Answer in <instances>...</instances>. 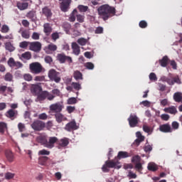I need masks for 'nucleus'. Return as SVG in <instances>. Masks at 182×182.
I'll use <instances>...</instances> for the list:
<instances>
[{
	"instance_id": "603ef678",
	"label": "nucleus",
	"mask_w": 182,
	"mask_h": 182,
	"mask_svg": "<svg viewBox=\"0 0 182 182\" xmlns=\"http://www.w3.org/2000/svg\"><path fill=\"white\" fill-rule=\"evenodd\" d=\"M77 21L80 22V23H83L85 22V16L81 14H77Z\"/></svg>"
},
{
	"instance_id": "0eeeda50",
	"label": "nucleus",
	"mask_w": 182,
	"mask_h": 182,
	"mask_svg": "<svg viewBox=\"0 0 182 182\" xmlns=\"http://www.w3.org/2000/svg\"><path fill=\"white\" fill-rule=\"evenodd\" d=\"M57 60L60 62V63H65V62H68V63L70 64L73 63V60L71 57L67 56L65 53H58L57 55Z\"/></svg>"
},
{
	"instance_id": "c85d7f7f",
	"label": "nucleus",
	"mask_w": 182,
	"mask_h": 182,
	"mask_svg": "<svg viewBox=\"0 0 182 182\" xmlns=\"http://www.w3.org/2000/svg\"><path fill=\"white\" fill-rule=\"evenodd\" d=\"M5 154L8 161L12 163L14 161V153L11 151H6Z\"/></svg>"
},
{
	"instance_id": "b1692460",
	"label": "nucleus",
	"mask_w": 182,
	"mask_h": 182,
	"mask_svg": "<svg viewBox=\"0 0 182 182\" xmlns=\"http://www.w3.org/2000/svg\"><path fill=\"white\" fill-rule=\"evenodd\" d=\"M164 110L166 113H170V114H176L177 113V108L174 106L164 108Z\"/></svg>"
},
{
	"instance_id": "cd10ccee",
	"label": "nucleus",
	"mask_w": 182,
	"mask_h": 182,
	"mask_svg": "<svg viewBox=\"0 0 182 182\" xmlns=\"http://www.w3.org/2000/svg\"><path fill=\"white\" fill-rule=\"evenodd\" d=\"M161 80L162 82H166V83H168V85H169L170 86H173L174 85V82H173V80L166 76H162L161 77Z\"/></svg>"
},
{
	"instance_id": "4468645a",
	"label": "nucleus",
	"mask_w": 182,
	"mask_h": 182,
	"mask_svg": "<svg viewBox=\"0 0 182 182\" xmlns=\"http://www.w3.org/2000/svg\"><path fill=\"white\" fill-rule=\"evenodd\" d=\"M6 116L11 120H15L18 117V110L10 109L6 112Z\"/></svg>"
},
{
	"instance_id": "a19ab883",
	"label": "nucleus",
	"mask_w": 182,
	"mask_h": 182,
	"mask_svg": "<svg viewBox=\"0 0 182 182\" xmlns=\"http://www.w3.org/2000/svg\"><path fill=\"white\" fill-rule=\"evenodd\" d=\"M47 49H48V50H50L51 52H55L58 50V46L53 43H50L47 46Z\"/></svg>"
},
{
	"instance_id": "58836bf2",
	"label": "nucleus",
	"mask_w": 182,
	"mask_h": 182,
	"mask_svg": "<svg viewBox=\"0 0 182 182\" xmlns=\"http://www.w3.org/2000/svg\"><path fill=\"white\" fill-rule=\"evenodd\" d=\"M77 9L80 12H87L89 11V6L84 5H79Z\"/></svg>"
},
{
	"instance_id": "72a5a7b5",
	"label": "nucleus",
	"mask_w": 182,
	"mask_h": 182,
	"mask_svg": "<svg viewBox=\"0 0 182 182\" xmlns=\"http://www.w3.org/2000/svg\"><path fill=\"white\" fill-rule=\"evenodd\" d=\"M77 14V10L74 9L72 14L70 15L69 21L70 22H75L76 21V14Z\"/></svg>"
},
{
	"instance_id": "a18cd8bd",
	"label": "nucleus",
	"mask_w": 182,
	"mask_h": 182,
	"mask_svg": "<svg viewBox=\"0 0 182 182\" xmlns=\"http://www.w3.org/2000/svg\"><path fill=\"white\" fill-rule=\"evenodd\" d=\"M8 32H9V26H8L6 24L3 25L1 29V33H8Z\"/></svg>"
},
{
	"instance_id": "69168bd1",
	"label": "nucleus",
	"mask_w": 182,
	"mask_h": 182,
	"mask_svg": "<svg viewBox=\"0 0 182 182\" xmlns=\"http://www.w3.org/2000/svg\"><path fill=\"white\" fill-rule=\"evenodd\" d=\"M51 93L53 95V96H55V97L56 96H60V90H59V89H54L51 91Z\"/></svg>"
},
{
	"instance_id": "c03bdc74",
	"label": "nucleus",
	"mask_w": 182,
	"mask_h": 182,
	"mask_svg": "<svg viewBox=\"0 0 182 182\" xmlns=\"http://www.w3.org/2000/svg\"><path fill=\"white\" fill-rule=\"evenodd\" d=\"M72 86L73 89H75V90H80V89H82V85H80V83L78 82H73Z\"/></svg>"
},
{
	"instance_id": "2eb2a0df",
	"label": "nucleus",
	"mask_w": 182,
	"mask_h": 182,
	"mask_svg": "<svg viewBox=\"0 0 182 182\" xmlns=\"http://www.w3.org/2000/svg\"><path fill=\"white\" fill-rule=\"evenodd\" d=\"M159 130L162 133H171L173 130L171 129V126L169 124H164L159 126Z\"/></svg>"
},
{
	"instance_id": "bb28decb",
	"label": "nucleus",
	"mask_w": 182,
	"mask_h": 182,
	"mask_svg": "<svg viewBox=\"0 0 182 182\" xmlns=\"http://www.w3.org/2000/svg\"><path fill=\"white\" fill-rule=\"evenodd\" d=\"M28 6H29V4L28 3H22V2L17 3V8L20 11H25V9H28Z\"/></svg>"
},
{
	"instance_id": "393cba45",
	"label": "nucleus",
	"mask_w": 182,
	"mask_h": 182,
	"mask_svg": "<svg viewBox=\"0 0 182 182\" xmlns=\"http://www.w3.org/2000/svg\"><path fill=\"white\" fill-rule=\"evenodd\" d=\"M73 77L75 80H83V74L79 70H75L73 73Z\"/></svg>"
},
{
	"instance_id": "9b49d317",
	"label": "nucleus",
	"mask_w": 182,
	"mask_h": 182,
	"mask_svg": "<svg viewBox=\"0 0 182 182\" xmlns=\"http://www.w3.org/2000/svg\"><path fill=\"white\" fill-rule=\"evenodd\" d=\"M128 122L130 127H136L139 124V117L136 114H131L128 118Z\"/></svg>"
},
{
	"instance_id": "3c124183",
	"label": "nucleus",
	"mask_w": 182,
	"mask_h": 182,
	"mask_svg": "<svg viewBox=\"0 0 182 182\" xmlns=\"http://www.w3.org/2000/svg\"><path fill=\"white\" fill-rule=\"evenodd\" d=\"M44 60L46 63H48V65H50L53 62V58H52V57L50 55H46L44 58Z\"/></svg>"
},
{
	"instance_id": "0e129e2a",
	"label": "nucleus",
	"mask_w": 182,
	"mask_h": 182,
	"mask_svg": "<svg viewBox=\"0 0 182 182\" xmlns=\"http://www.w3.org/2000/svg\"><path fill=\"white\" fill-rule=\"evenodd\" d=\"M139 25V27L141 28L142 29L147 28V22H146V21L144 20L141 21Z\"/></svg>"
},
{
	"instance_id": "a211bd4d",
	"label": "nucleus",
	"mask_w": 182,
	"mask_h": 182,
	"mask_svg": "<svg viewBox=\"0 0 182 182\" xmlns=\"http://www.w3.org/2000/svg\"><path fill=\"white\" fill-rule=\"evenodd\" d=\"M42 14L46 16L47 19L52 17V10H50L48 6H45L42 9Z\"/></svg>"
},
{
	"instance_id": "f03ea898",
	"label": "nucleus",
	"mask_w": 182,
	"mask_h": 182,
	"mask_svg": "<svg viewBox=\"0 0 182 182\" xmlns=\"http://www.w3.org/2000/svg\"><path fill=\"white\" fill-rule=\"evenodd\" d=\"M120 162L115 159L108 160L105 161V164L102 166V170L103 173H109L110 170L109 168H121L122 166L119 165Z\"/></svg>"
},
{
	"instance_id": "de8ad7c7",
	"label": "nucleus",
	"mask_w": 182,
	"mask_h": 182,
	"mask_svg": "<svg viewBox=\"0 0 182 182\" xmlns=\"http://www.w3.org/2000/svg\"><path fill=\"white\" fill-rule=\"evenodd\" d=\"M15 177V173H12L11 172H7L5 173L6 180H12Z\"/></svg>"
},
{
	"instance_id": "4d7b16f0",
	"label": "nucleus",
	"mask_w": 182,
	"mask_h": 182,
	"mask_svg": "<svg viewBox=\"0 0 182 182\" xmlns=\"http://www.w3.org/2000/svg\"><path fill=\"white\" fill-rule=\"evenodd\" d=\"M36 82H45V76L44 75H38L34 78Z\"/></svg>"
},
{
	"instance_id": "aec40b11",
	"label": "nucleus",
	"mask_w": 182,
	"mask_h": 182,
	"mask_svg": "<svg viewBox=\"0 0 182 182\" xmlns=\"http://www.w3.org/2000/svg\"><path fill=\"white\" fill-rule=\"evenodd\" d=\"M168 62H170V59H168L167 55L164 56L162 59L159 60V63L162 68H166Z\"/></svg>"
},
{
	"instance_id": "ea45409f",
	"label": "nucleus",
	"mask_w": 182,
	"mask_h": 182,
	"mask_svg": "<svg viewBox=\"0 0 182 182\" xmlns=\"http://www.w3.org/2000/svg\"><path fill=\"white\" fill-rule=\"evenodd\" d=\"M14 79V75L11 73H7L4 76V80L6 82H12V80Z\"/></svg>"
},
{
	"instance_id": "6e6d98bb",
	"label": "nucleus",
	"mask_w": 182,
	"mask_h": 182,
	"mask_svg": "<svg viewBox=\"0 0 182 182\" xmlns=\"http://www.w3.org/2000/svg\"><path fill=\"white\" fill-rule=\"evenodd\" d=\"M149 80L152 82H157V75H156V73H151L149 74Z\"/></svg>"
},
{
	"instance_id": "ddd939ff",
	"label": "nucleus",
	"mask_w": 182,
	"mask_h": 182,
	"mask_svg": "<svg viewBox=\"0 0 182 182\" xmlns=\"http://www.w3.org/2000/svg\"><path fill=\"white\" fill-rule=\"evenodd\" d=\"M59 141V139L56 136H50L48 138V141H47V145L46 147L48 149H53L55 147V143H57Z\"/></svg>"
},
{
	"instance_id": "13d9d810",
	"label": "nucleus",
	"mask_w": 182,
	"mask_h": 182,
	"mask_svg": "<svg viewBox=\"0 0 182 182\" xmlns=\"http://www.w3.org/2000/svg\"><path fill=\"white\" fill-rule=\"evenodd\" d=\"M31 38L32 39H33V41H39V38H41V34H39V33L34 32L33 33Z\"/></svg>"
},
{
	"instance_id": "49530a36",
	"label": "nucleus",
	"mask_w": 182,
	"mask_h": 182,
	"mask_svg": "<svg viewBox=\"0 0 182 182\" xmlns=\"http://www.w3.org/2000/svg\"><path fill=\"white\" fill-rule=\"evenodd\" d=\"M21 58L23 59H26L27 60H29L32 58V55L29 52H26L21 55Z\"/></svg>"
},
{
	"instance_id": "f257e3e1",
	"label": "nucleus",
	"mask_w": 182,
	"mask_h": 182,
	"mask_svg": "<svg viewBox=\"0 0 182 182\" xmlns=\"http://www.w3.org/2000/svg\"><path fill=\"white\" fill-rule=\"evenodd\" d=\"M97 11L100 18L103 19V21H107V19L112 18V16L116 15V9L113 6H110L109 4L100 6Z\"/></svg>"
},
{
	"instance_id": "864d4df0",
	"label": "nucleus",
	"mask_w": 182,
	"mask_h": 182,
	"mask_svg": "<svg viewBox=\"0 0 182 182\" xmlns=\"http://www.w3.org/2000/svg\"><path fill=\"white\" fill-rule=\"evenodd\" d=\"M16 61H15V59H14V58H10L7 62L8 63V65L10 67V68H14V65H15V63Z\"/></svg>"
},
{
	"instance_id": "7ed1b4c3",
	"label": "nucleus",
	"mask_w": 182,
	"mask_h": 182,
	"mask_svg": "<svg viewBox=\"0 0 182 182\" xmlns=\"http://www.w3.org/2000/svg\"><path fill=\"white\" fill-rule=\"evenodd\" d=\"M29 69L31 73L33 75H39V73H42V72H45V68L42 66L38 62L31 63L29 65Z\"/></svg>"
},
{
	"instance_id": "e2e57ef3",
	"label": "nucleus",
	"mask_w": 182,
	"mask_h": 182,
	"mask_svg": "<svg viewBox=\"0 0 182 182\" xmlns=\"http://www.w3.org/2000/svg\"><path fill=\"white\" fill-rule=\"evenodd\" d=\"M14 68H16V69H21V68H23V64L19 61H16V63H14Z\"/></svg>"
},
{
	"instance_id": "e433bc0d",
	"label": "nucleus",
	"mask_w": 182,
	"mask_h": 182,
	"mask_svg": "<svg viewBox=\"0 0 182 182\" xmlns=\"http://www.w3.org/2000/svg\"><path fill=\"white\" fill-rule=\"evenodd\" d=\"M140 161H141V158L139 155H135L132 159V163H134V164L140 163Z\"/></svg>"
},
{
	"instance_id": "9d476101",
	"label": "nucleus",
	"mask_w": 182,
	"mask_h": 182,
	"mask_svg": "<svg viewBox=\"0 0 182 182\" xmlns=\"http://www.w3.org/2000/svg\"><path fill=\"white\" fill-rule=\"evenodd\" d=\"M60 2V8L63 12H68V9L70 6L72 0H58Z\"/></svg>"
},
{
	"instance_id": "37998d69",
	"label": "nucleus",
	"mask_w": 182,
	"mask_h": 182,
	"mask_svg": "<svg viewBox=\"0 0 182 182\" xmlns=\"http://www.w3.org/2000/svg\"><path fill=\"white\" fill-rule=\"evenodd\" d=\"M67 103H68V105H76V103H77V99H76V97H70L67 100Z\"/></svg>"
},
{
	"instance_id": "a878e982",
	"label": "nucleus",
	"mask_w": 182,
	"mask_h": 182,
	"mask_svg": "<svg viewBox=\"0 0 182 182\" xmlns=\"http://www.w3.org/2000/svg\"><path fill=\"white\" fill-rule=\"evenodd\" d=\"M8 130V124L4 122H0V133L4 134L5 132Z\"/></svg>"
},
{
	"instance_id": "20e7f679",
	"label": "nucleus",
	"mask_w": 182,
	"mask_h": 182,
	"mask_svg": "<svg viewBox=\"0 0 182 182\" xmlns=\"http://www.w3.org/2000/svg\"><path fill=\"white\" fill-rule=\"evenodd\" d=\"M31 127L34 130V132H42L45 130L46 124L43 121L36 119L31 124Z\"/></svg>"
},
{
	"instance_id": "6ab92c4d",
	"label": "nucleus",
	"mask_w": 182,
	"mask_h": 182,
	"mask_svg": "<svg viewBox=\"0 0 182 182\" xmlns=\"http://www.w3.org/2000/svg\"><path fill=\"white\" fill-rule=\"evenodd\" d=\"M31 92L33 93V95L38 96V95L42 92V87L38 85H33L31 87Z\"/></svg>"
},
{
	"instance_id": "c9c22d12",
	"label": "nucleus",
	"mask_w": 182,
	"mask_h": 182,
	"mask_svg": "<svg viewBox=\"0 0 182 182\" xmlns=\"http://www.w3.org/2000/svg\"><path fill=\"white\" fill-rule=\"evenodd\" d=\"M77 42L80 45V46H85L86 43H87V39L85 38H80L77 39Z\"/></svg>"
},
{
	"instance_id": "09e8293b",
	"label": "nucleus",
	"mask_w": 182,
	"mask_h": 182,
	"mask_svg": "<svg viewBox=\"0 0 182 182\" xmlns=\"http://www.w3.org/2000/svg\"><path fill=\"white\" fill-rule=\"evenodd\" d=\"M50 154V151H47L46 149H43L38 151L39 156H49Z\"/></svg>"
},
{
	"instance_id": "f704fd0d",
	"label": "nucleus",
	"mask_w": 182,
	"mask_h": 182,
	"mask_svg": "<svg viewBox=\"0 0 182 182\" xmlns=\"http://www.w3.org/2000/svg\"><path fill=\"white\" fill-rule=\"evenodd\" d=\"M31 42L29 41H23L19 43V47L21 49H26L28 46H30Z\"/></svg>"
},
{
	"instance_id": "39448f33",
	"label": "nucleus",
	"mask_w": 182,
	"mask_h": 182,
	"mask_svg": "<svg viewBox=\"0 0 182 182\" xmlns=\"http://www.w3.org/2000/svg\"><path fill=\"white\" fill-rule=\"evenodd\" d=\"M48 77L55 83H59L61 80L60 73L55 69H51L48 71Z\"/></svg>"
},
{
	"instance_id": "7c9ffc66",
	"label": "nucleus",
	"mask_w": 182,
	"mask_h": 182,
	"mask_svg": "<svg viewBox=\"0 0 182 182\" xmlns=\"http://www.w3.org/2000/svg\"><path fill=\"white\" fill-rule=\"evenodd\" d=\"M37 99L39 102H42L46 99V91H43L37 95Z\"/></svg>"
},
{
	"instance_id": "473e14b6",
	"label": "nucleus",
	"mask_w": 182,
	"mask_h": 182,
	"mask_svg": "<svg viewBox=\"0 0 182 182\" xmlns=\"http://www.w3.org/2000/svg\"><path fill=\"white\" fill-rule=\"evenodd\" d=\"M48 160H49L48 156H41L38 159V164H41V166H45Z\"/></svg>"
},
{
	"instance_id": "4be33fe9",
	"label": "nucleus",
	"mask_w": 182,
	"mask_h": 182,
	"mask_svg": "<svg viewBox=\"0 0 182 182\" xmlns=\"http://www.w3.org/2000/svg\"><path fill=\"white\" fill-rule=\"evenodd\" d=\"M26 18H28V19H31L32 22H35V21H36V11H30L26 14Z\"/></svg>"
},
{
	"instance_id": "412c9836",
	"label": "nucleus",
	"mask_w": 182,
	"mask_h": 182,
	"mask_svg": "<svg viewBox=\"0 0 182 182\" xmlns=\"http://www.w3.org/2000/svg\"><path fill=\"white\" fill-rule=\"evenodd\" d=\"M43 32L46 33V36H49V35L52 33V27L50 23H46L43 24Z\"/></svg>"
},
{
	"instance_id": "5701e85b",
	"label": "nucleus",
	"mask_w": 182,
	"mask_h": 182,
	"mask_svg": "<svg viewBox=\"0 0 182 182\" xmlns=\"http://www.w3.org/2000/svg\"><path fill=\"white\" fill-rule=\"evenodd\" d=\"M127 157H130V155H129V153L121 151L118 152L117 159H118V160H122V159H127Z\"/></svg>"
},
{
	"instance_id": "5fc2aeb1",
	"label": "nucleus",
	"mask_w": 182,
	"mask_h": 182,
	"mask_svg": "<svg viewBox=\"0 0 182 182\" xmlns=\"http://www.w3.org/2000/svg\"><path fill=\"white\" fill-rule=\"evenodd\" d=\"M21 36L24 39H29V38H31V35L29 34L28 31H22Z\"/></svg>"
},
{
	"instance_id": "6e6552de",
	"label": "nucleus",
	"mask_w": 182,
	"mask_h": 182,
	"mask_svg": "<svg viewBox=\"0 0 182 182\" xmlns=\"http://www.w3.org/2000/svg\"><path fill=\"white\" fill-rule=\"evenodd\" d=\"M63 109V104L62 102H56L50 105V110L52 113H60Z\"/></svg>"
},
{
	"instance_id": "c756f323",
	"label": "nucleus",
	"mask_w": 182,
	"mask_h": 182,
	"mask_svg": "<svg viewBox=\"0 0 182 182\" xmlns=\"http://www.w3.org/2000/svg\"><path fill=\"white\" fill-rule=\"evenodd\" d=\"M55 120L58 123H62L65 120V117L60 112H58L55 114Z\"/></svg>"
},
{
	"instance_id": "4c0bfd02",
	"label": "nucleus",
	"mask_w": 182,
	"mask_h": 182,
	"mask_svg": "<svg viewBox=\"0 0 182 182\" xmlns=\"http://www.w3.org/2000/svg\"><path fill=\"white\" fill-rule=\"evenodd\" d=\"M148 170H149V171H157L159 168L157 167V165L154 164H149L148 165Z\"/></svg>"
},
{
	"instance_id": "f8f14e48",
	"label": "nucleus",
	"mask_w": 182,
	"mask_h": 182,
	"mask_svg": "<svg viewBox=\"0 0 182 182\" xmlns=\"http://www.w3.org/2000/svg\"><path fill=\"white\" fill-rule=\"evenodd\" d=\"M77 129H79V126H77L75 121H71L68 122L65 127V130L67 132L77 130Z\"/></svg>"
},
{
	"instance_id": "2f4dec72",
	"label": "nucleus",
	"mask_w": 182,
	"mask_h": 182,
	"mask_svg": "<svg viewBox=\"0 0 182 182\" xmlns=\"http://www.w3.org/2000/svg\"><path fill=\"white\" fill-rule=\"evenodd\" d=\"M5 48L6 50H9V52H14V50H15V47L11 42H6L5 43Z\"/></svg>"
},
{
	"instance_id": "423d86ee",
	"label": "nucleus",
	"mask_w": 182,
	"mask_h": 182,
	"mask_svg": "<svg viewBox=\"0 0 182 182\" xmlns=\"http://www.w3.org/2000/svg\"><path fill=\"white\" fill-rule=\"evenodd\" d=\"M29 50L36 53H39L42 50V43L39 41L30 42V46H28Z\"/></svg>"
},
{
	"instance_id": "774afa93",
	"label": "nucleus",
	"mask_w": 182,
	"mask_h": 182,
	"mask_svg": "<svg viewBox=\"0 0 182 182\" xmlns=\"http://www.w3.org/2000/svg\"><path fill=\"white\" fill-rule=\"evenodd\" d=\"M144 151H146V153H149V151H151V150H153V147L151 145H145L144 147Z\"/></svg>"
},
{
	"instance_id": "bf43d9fd",
	"label": "nucleus",
	"mask_w": 182,
	"mask_h": 182,
	"mask_svg": "<svg viewBox=\"0 0 182 182\" xmlns=\"http://www.w3.org/2000/svg\"><path fill=\"white\" fill-rule=\"evenodd\" d=\"M46 99H48V100H53V99H55V95H53V94H51L50 92L46 91Z\"/></svg>"
},
{
	"instance_id": "680f3d73",
	"label": "nucleus",
	"mask_w": 182,
	"mask_h": 182,
	"mask_svg": "<svg viewBox=\"0 0 182 182\" xmlns=\"http://www.w3.org/2000/svg\"><path fill=\"white\" fill-rule=\"evenodd\" d=\"M135 168L137 171H141L143 170V165H141V162H138L135 164Z\"/></svg>"
},
{
	"instance_id": "dca6fc26",
	"label": "nucleus",
	"mask_w": 182,
	"mask_h": 182,
	"mask_svg": "<svg viewBox=\"0 0 182 182\" xmlns=\"http://www.w3.org/2000/svg\"><path fill=\"white\" fill-rule=\"evenodd\" d=\"M72 49L74 55L79 56L80 55V46L76 43V42L72 43Z\"/></svg>"
},
{
	"instance_id": "8fccbe9b",
	"label": "nucleus",
	"mask_w": 182,
	"mask_h": 182,
	"mask_svg": "<svg viewBox=\"0 0 182 182\" xmlns=\"http://www.w3.org/2000/svg\"><path fill=\"white\" fill-rule=\"evenodd\" d=\"M85 66L89 70H93V69H95V65L92 63H90V62L86 63Z\"/></svg>"
},
{
	"instance_id": "338daca9",
	"label": "nucleus",
	"mask_w": 182,
	"mask_h": 182,
	"mask_svg": "<svg viewBox=\"0 0 182 182\" xmlns=\"http://www.w3.org/2000/svg\"><path fill=\"white\" fill-rule=\"evenodd\" d=\"M38 119L40 120H46L48 119V115L46 113H42L38 115Z\"/></svg>"
},
{
	"instance_id": "79ce46f5",
	"label": "nucleus",
	"mask_w": 182,
	"mask_h": 182,
	"mask_svg": "<svg viewBox=\"0 0 182 182\" xmlns=\"http://www.w3.org/2000/svg\"><path fill=\"white\" fill-rule=\"evenodd\" d=\"M18 132H20V133H22L23 132H25V130H26V127L25 126V124L20 122L18 124Z\"/></svg>"
},
{
	"instance_id": "f3484780",
	"label": "nucleus",
	"mask_w": 182,
	"mask_h": 182,
	"mask_svg": "<svg viewBox=\"0 0 182 182\" xmlns=\"http://www.w3.org/2000/svg\"><path fill=\"white\" fill-rule=\"evenodd\" d=\"M58 145L59 149L60 147H66L69 145V139L68 138H63L58 141Z\"/></svg>"
},
{
	"instance_id": "052dcab7",
	"label": "nucleus",
	"mask_w": 182,
	"mask_h": 182,
	"mask_svg": "<svg viewBox=\"0 0 182 182\" xmlns=\"http://www.w3.org/2000/svg\"><path fill=\"white\" fill-rule=\"evenodd\" d=\"M23 79L24 80H26L27 82H31L32 80L33 77L31 74H24L23 75Z\"/></svg>"
},
{
	"instance_id": "1a4fd4ad",
	"label": "nucleus",
	"mask_w": 182,
	"mask_h": 182,
	"mask_svg": "<svg viewBox=\"0 0 182 182\" xmlns=\"http://www.w3.org/2000/svg\"><path fill=\"white\" fill-rule=\"evenodd\" d=\"M36 141L37 143H40V144H42L46 147L48 143V135H46V133L39 134V135L36 137Z\"/></svg>"
}]
</instances>
